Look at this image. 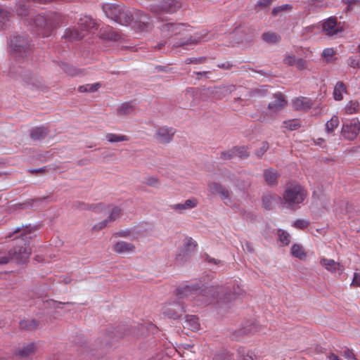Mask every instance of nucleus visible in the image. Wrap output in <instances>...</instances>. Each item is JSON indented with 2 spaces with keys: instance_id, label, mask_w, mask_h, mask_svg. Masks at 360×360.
I'll list each match as a JSON object with an SVG mask.
<instances>
[{
  "instance_id": "nucleus-1",
  "label": "nucleus",
  "mask_w": 360,
  "mask_h": 360,
  "mask_svg": "<svg viewBox=\"0 0 360 360\" xmlns=\"http://www.w3.org/2000/svg\"><path fill=\"white\" fill-rule=\"evenodd\" d=\"M240 294L241 289L238 285L233 287L232 292L229 286H211L201 289L198 284L187 285L176 289V295L180 298L198 297L200 300V297H205L207 300L206 302H210L215 300L217 302L225 303Z\"/></svg>"
},
{
  "instance_id": "nucleus-62",
  "label": "nucleus",
  "mask_w": 360,
  "mask_h": 360,
  "mask_svg": "<svg viewBox=\"0 0 360 360\" xmlns=\"http://www.w3.org/2000/svg\"><path fill=\"white\" fill-rule=\"evenodd\" d=\"M217 67L221 69L230 70L233 67V64L229 61H226L224 63H218Z\"/></svg>"
},
{
  "instance_id": "nucleus-8",
  "label": "nucleus",
  "mask_w": 360,
  "mask_h": 360,
  "mask_svg": "<svg viewBox=\"0 0 360 360\" xmlns=\"http://www.w3.org/2000/svg\"><path fill=\"white\" fill-rule=\"evenodd\" d=\"M159 29L164 37H171L181 34L186 30L188 25L181 22H166L160 25Z\"/></svg>"
},
{
  "instance_id": "nucleus-6",
  "label": "nucleus",
  "mask_w": 360,
  "mask_h": 360,
  "mask_svg": "<svg viewBox=\"0 0 360 360\" xmlns=\"http://www.w3.org/2000/svg\"><path fill=\"white\" fill-rule=\"evenodd\" d=\"M10 46L15 56L25 57L30 52L28 40L22 36H14L10 41Z\"/></svg>"
},
{
  "instance_id": "nucleus-52",
  "label": "nucleus",
  "mask_w": 360,
  "mask_h": 360,
  "mask_svg": "<svg viewBox=\"0 0 360 360\" xmlns=\"http://www.w3.org/2000/svg\"><path fill=\"white\" fill-rule=\"evenodd\" d=\"M309 222L307 220L297 219V221H295L294 222L293 226L297 229H304L307 228L309 226Z\"/></svg>"
},
{
  "instance_id": "nucleus-29",
  "label": "nucleus",
  "mask_w": 360,
  "mask_h": 360,
  "mask_svg": "<svg viewBox=\"0 0 360 360\" xmlns=\"http://www.w3.org/2000/svg\"><path fill=\"white\" fill-rule=\"evenodd\" d=\"M29 1L30 0H22L18 2L15 8V11L18 15L25 16L28 14V8L30 7Z\"/></svg>"
},
{
  "instance_id": "nucleus-46",
  "label": "nucleus",
  "mask_w": 360,
  "mask_h": 360,
  "mask_svg": "<svg viewBox=\"0 0 360 360\" xmlns=\"http://www.w3.org/2000/svg\"><path fill=\"white\" fill-rule=\"evenodd\" d=\"M347 65L353 68H360V57L358 56H350L347 59Z\"/></svg>"
},
{
  "instance_id": "nucleus-43",
  "label": "nucleus",
  "mask_w": 360,
  "mask_h": 360,
  "mask_svg": "<svg viewBox=\"0 0 360 360\" xmlns=\"http://www.w3.org/2000/svg\"><path fill=\"white\" fill-rule=\"evenodd\" d=\"M184 246L186 255H188L190 252L193 251L195 249L196 246V243L191 238H186L185 240Z\"/></svg>"
},
{
  "instance_id": "nucleus-53",
  "label": "nucleus",
  "mask_w": 360,
  "mask_h": 360,
  "mask_svg": "<svg viewBox=\"0 0 360 360\" xmlns=\"http://www.w3.org/2000/svg\"><path fill=\"white\" fill-rule=\"evenodd\" d=\"M120 212H121L120 208H119L118 207H115L111 210V212L108 218L109 219L110 221H112L118 217Z\"/></svg>"
},
{
  "instance_id": "nucleus-4",
  "label": "nucleus",
  "mask_w": 360,
  "mask_h": 360,
  "mask_svg": "<svg viewBox=\"0 0 360 360\" xmlns=\"http://www.w3.org/2000/svg\"><path fill=\"white\" fill-rule=\"evenodd\" d=\"M95 27L96 22L90 16L85 15L79 19L78 27L67 29L63 37L70 41L79 40Z\"/></svg>"
},
{
  "instance_id": "nucleus-60",
  "label": "nucleus",
  "mask_w": 360,
  "mask_h": 360,
  "mask_svg": "<svg viewBox=\"0 0 360 360\" xmlns=\"http://www.w3.org/2000/svg\"><path fill=\"white\" fill-rule=\"evenodd\" d=\"M343 355L347 360H356L353 352L347 348L343 352Z\"/></svg>"
},
{
  "instance_id": "nucleus-61",
  "label": "nucleus",
  "mask_w": 360,
  "mask_h": 360,
  "mask_svg": "<svg viewBox=\"0 0 360 360\" xmlns=\"http://www.w3.org/2000/svg\"><path fill=\"white\" fill-rule=\"evenodd\" d=\"M295 65L297 69L302 70L306 68V62L302 58H297Z\"/></svg>"
},
{
  "instance_id": "nucleus-35",
  "label": "nucleus",
  "mask_w": 360,
  "mask_h": 360,
  "mask_svg": "<svg viewBox=\"0 0 360 360\" xmlns=\"http://www.w3.org/2000/svg\"><path fill=\"white\" fill-rule=\"evenodd\" d=\"M101 87V84L99 82L94 84H86L84 85H82L79 86V91L80 92H95Z\"/></svg>"
},
{
  "instance_id": "nucleus-30",
  "label": "nucleus",
  "mask_w": 360,
  "mask_h": 360,
  "mask_svg": "<svg viewBox=\"0 0 360 360\" xmlns=\"http://www.w3.org/2000/svg\"><path fill=\"white\" fill-rule=\"evenodd\" d=\"M346 91V87L345 85L341 82H339L336 84L334 88L333 91V96L334 98L336 101H340L342 99L343 96L342 94Z\"/></svg>"
},
{
  "instance_id": "nucleus-40",
  "label": "nucleus",
  "mask_w": 360,
  "mask_h": 360,
  "mask_svg": "<svg viewBox=\"0 0 360 360\" xmlns=\"http://www.w3.org/2000/svg\"><path fill=\"white\" fill-rule=\"evenodd\" d=\"M278 236L281 243L284 245H288L290 242V234L284 230L279 229L278 231Z\"/></svg>"
},
{
  "instance_id": "nucleus-7",
  "label": "nucleus",
  "mask_w": 360,
  "mask_h": 360,
  "mask_svg": "<svg viewBox=\"0 0 360 360\" xmlns=\"http://www.w3.org/2000/svg\"><path fill=\"white\" fill-rule=\"evenodd\" d=\"M210 192L219 196L224 203L231 207L236 206V202L232 199L231 193L226 187L218 183H212L210 185Z\"/></svg>"
},
{
  "instance_id": "nucleus-64",
  "label": "nucleus",
  "mask_w": 360,
  "mask_h": 360,
  "mask_svg": "<svg viewBox=\"0 0 360 360\" xmlns=\"http://www.w3.org/2000/svg\"><path fill=\"white\" fill-rule=\"evenodd\" d=\"M10 261H12V259L10 258L9 252L8 253V256L0 257V264H6Z\"/></svg>"
},
{
  "instance_id": "nucleus-2",
  "label": "nucleus",
  "mask_w": 360,
  "mask_h": 360,
  "mask_svg": "<svg viewBox=\"0 0 360 360\" xmlns=\"http://www.w3.org/2000/svg\"><path fill=\"white\" fill-rule=\"evenodd\" d=\"M14 233H19V236L15 238L16 243L14 248L9 250L10 258L18 264H24L28 260L32 252L29 245L32 238L30 229L28 227L18 228Z\"/></svg>"
},
{
  "instance_id": "nucleus-38",
  "label": "nucleus",
  "mask_w": 360,
  "mask_h": 360,
  "mask_svg": "<svg viewBox=\"0 0 360 360\" xmlns=\"http://www.w3.org/2000/svg\"><path fill=\"white\" fill-rule=\"evenodd\" d=\"M291 253L292 256L300 259H302L306 257V253L304 252L302 247L297 244H295L292 246Z\"/></svg>"
},
{
  "instance_id": "nucleus-59",
  "label": "nucleus",
  "mask_w": 360,
  "mask_h": 360,
  "mask_svg": "<svg viewBox=\"0 0 360 360\" xmlns=\"http://www.w3.org/2000/svg\"><path fill=\"white\" fill-rule=\"evenodd\" d=\"M351 285L354 287H360V273L354 274Z\"/></svg>"
},
{
  "instance_id": "nucleus-31",
  "label": "nucleus",
  "mask_w": 360,
  "mask_h": 360,
  "mask_svg": "<svg viewBox=\"0 0 360 360\" xmlns=\"http://www.w3.org/2000/svg\"><path fill=\"white\" fill-rule=\"evenodd\" d=\"M238 360H254L255 354L245 347H240L237 351Z\"/></svg>"
},
{
  "instance_id": "nucleus-44",
  "label": "nucleus",
  "mask_w": 360,
  "mask_h": 360,
  "mask_svg": "<svg viewBox=\"0 0 360 360\" xmlns=\"http://www.w3.org/2000/svg\"><path fill=\"white\" fill-rule=\"evenodd\" d=\"M10 17V13L2 8H0V29L6 24Z\"/></svg>"
},
{
  "instance_id": "nucleus-12",
  "label": "nucleus",
  "mask_w": 360,
  "mask_h": 360,
  "mask_svg": "<svg viewBox=\"0 0 360 360\" xmlns=\"http://www.w3.org/2000/svg\"><path fill=\"white\" fill-rule=\"evenodd\" d=\"M162 310L165 317L176 319L185 311V307L179 303H174L165 305Z\"/></svg>"
},
{
  "instance_id": "nucleus-54",
  "label": "nucleus",
  "mask_w": 360,
  "mask_h": 360,
  "mask_svg": "<svg viewBox=\"0 0 360 360\" xmlns=\"http://www.w3.org/2000/svg\"><path fill=\"white\" fill-rule=\"evenodd\" d=\"M110 222H111V221H110L109 219L107 218L106 219L95 224L93 227V229L95 231H99V230L108 226Z\"/></svg>"
},
{
  "instance_id": "nucleus-42",
  "label": "nucleus",
  "mask_w": 360,
  "mask_h": 360,
  "mask_svg": "<svg viewBox=\"0 0 360 360\" xmlns=\"http://www.w3.org/2000/svg\"><path fill=\"white\" fill-rule=\"evenodd\" d=\"M236 156H238L240 159H246L249 157L250 153L248 148L245 146H237L235 147Z\"/></svg>"
},
{
  "instance_id": "nucleus-21",
  "label": "nucleus",
  "mask_w": 360,
  "mask_h": 360,
  "mask_svg": "<svg viewBox=\"0 0 360 360\" xmlns=\"http://www.w3.org/2000/svg\"><path fill=\"white\" fill-rule=\"evenodd\" d=\"M293 107L297 110H307L311 107V100L307 97H299L293 100Z\"/></svg>"
},
{
  "instance_id": "nucleus-14",
  "label": "nucleus",
  "mask_w": 360,
  "mask_h": 360,
  "mask_svg": "<svg viewBox=\"0 0 360 360\" xmlns=\"http://www.w3.org/2000/svg\"><path fill=\"white\" fill-rule=\"evenodd\" d=\"M134 11H136V9L125 8L121 6L115 22L125 25L134 22V19H135Z\"/></svg>"
},
{
  "instance_id": "nucleus-32",
  "label": "nucleus",
  "mask_w": 360,
  "mask_h": 360,
  "mask_svg": "<svg viewBox=\"0 0 360 360\" xmlns=\"http://www.w3.org/2000/svg\"><path fill=\"white\" fill-rule=\"evenodd\" d=\"M339 119L337 116H333L326 124V131L328 134L333 133L334 130L339 125Z\"/></svg>"
},
{
  "instance_id": "nucleus-22",
  "label": "nucleus",
  "mask_w": 360,
  "mask_h": 360,
  "mask_svg": "<svg viewBox=\"0 0 360 360\" xmlns=\"http://www.w3.org/2000/svg\"><path fill=\"white\" fill-rule=\"evenodd\" d=\"M264 176L266 184L269 186H273L277 185V180L278 178L280 176V174L276 169L273 168H269L264 170Z\"/></svg>"
},
{
  "instance_id": "nucleus-5",
  "label": "nucleus",
  "mask_w": 360,
  "mask_h": 360,
  "mask_svg": "<svg viewBox=\"0 0 360 360\" xmlns=\"http://www.w3.org/2000/svg\"><path fill=\"white\" fill-rule=\"evenodd\" d=\"M307 195V191L300 184H292L287 186L283 194V200L288 207L293 208L297 205L302 203Z\"/></svg>"
},
{
  "instance_id": "nucleus-41",
  "label": "nucleus",
  "mask_w": 360,
  "mask_h": 360,
  "mask_svg": "<svg viewBox=\"0 0 360 360\" xmlns=\"http://www.w3.org/2000/svg\"><path fill=\"white\" fill-rule=\"evenodd\" d=\"M143 183L147 186L153 187H158L160 184L159 179L154 176H148L145 177Z\"/></svg>"
},
{
  "instance_id": "nucleus-39",
  "label": "nucleus",
  "mask_w": 360,
  "mask_h": 360,
  "mask_svg": "<svg viewBox=\"0 0 360 360\" xmlns=\"http://www.w3.org/2000/svg\"><path fill=\"white\" fill-rule=\"evenodd\" d=\"M134 105L131 103H122L117 109L118 114L128 115L134 111Z\"/></svg>"
},
{
  "instance_id": "nucleus-9",
  "label": "nucleus",
  "mask_w": 360,
  "mask_h": 360,
  "mask_svg": "<svg viewBox=\"0 0 360 360\" xmlns=\"http://www.w3.org/2000/svg\"><path fill=\"white\" fill-rule=\"evenodd\" d=\"M360 131V122L353 118L343 124L342 127V136L348 140H354Z\"/></svg>"
},
{
  "instance_id": "nucleus-55",
  "label": "nucleus",
  "mask_w": 360,
  "mask_h": 360,
  "mask_svg": "<svg viewBox=\"0 0 360 360\" xmlns=\"http://www.w3.org/2000/svg\"><path fill=\"white\" fill-rule=\"evenodd\" d=\"M290 8V6L288 5V4H283V5H281V6H276V7H274L273 9H272V15H276L278 13L283 11H285L288 8Z\"/></svg>"
},
{
  "instance_id": "nucleus-16",
  "label": "nucleus",
  "mask_w": 360,
  "mask_h": 360,
  "mask_svg": "<svg viewBox=\"0 0 360 360\" xmlns=\"http://www.w3.org/2000/svg\"><path fill=\"white\" fill-rule=\"evenodd\" d=\"M323 32L328 36L332 37L342 32V29L337 26V20L329 18L322 24Z\"/></svg>"
},
{
  "instance_id": "nucleus-25",
  "label": "nucleus",
  "mask_w": 360,
  "mask_h": 360,
  "mask_svg": "<svg viewBox=\"0 0 360 360\" xmlns=\"http://www.w3.org/2000/svg\"><path fill=\"white\" fill-rule=\"evenodd\" d=\"M207 34L208 33L206 30H202L200 33H196L193 36H191L186 41L182 42L181 45L184 46L189 44H198L201 41H207L209 40Z\"/></svg>"
},
{
  "instance_id": "nucleus-51",
  "label": "nucleus",
  "mask_w": 360,
  "mask_h": 360,
  "mask_svg": "<svg viewBox=\"0 0 360 360\" xmlns=\"http://www.w3.org/2000/svg\"><path fill=\"white\" fill-rule=\"evenodd\" d=\"M206 60L205 57H199V58H188L186 59L185 63L186 64H201L204 63Z\"/></svg>"
},
{
  "instance_id": "nucleus-58",
  "label": "nucleus",
  "mask_w": 360,
  "mask_h": 360,
  "mask_svg": "<svg viewBox=\"0 0 360 360\" xmlns=\"http://www.w3.org/2000/svg\"><path fill=\"white\" fill-rule=\"evenodd\" d=\"M272 2V0H259L257 2V6L261 8H265L269 7Z\"/></svg>"
},
{
  "instance_id": "nucleus-20",
  "label": "nucleus",
  "mask_w": 360,
  "mask_h": 360,
  "mask_svg": "<svg viewBox=\"0 0 360 360\" xmlns=\"http://www.w3.org/2000/svg\"><path fill=\"white\" fill-rule=\"evenodd\" d=\"M234 90L235 86L233 85H224L214 87L212 91V94L217 99H222L225 96L231 94Z\"/></svg>"
},
{
  "instance_id": "nucleus-56",
  "label": "nucleus",
  "mask_w": 360,
  "mask_h": 360,
  "mask_svg": "<svg viewBox=\"0 0 360 360\" xmlns=\"http://www.w3.org/2000/svg\"><path fill=\"white\" fill-rule=\"evenodd\" d=\"M297 59L295 56H286L283 59V62L285 64L292 66L295 65Z\"/></svg>"
},
{
  "instance_id": "nucleus-15",
  "label": "nucleus",
  "mask_w": 360,
  "mask_h": 360,
  "mask_svg": "<svg viewBox=\"0 0 360 360\" xmlns=\"http://www.w3.org/2000/svg\"><path fill=\"white\" fill-rule=\"evenodd\" d=\"M175 131L173 128L160 127L156 130L155 139L160 143H167L172 140Z\"/></svg>"
},
{
  "instance_id": "nucleus-13",
  "label": "nucleus",
  "mask_w": 360,
  "mask_h": 360,
  "mask_svg": "<svg viewBox=\"0 0 360 360\" xmlns=\"http://www.w3.org/2000/svg\"><path fill=\"white\" fill-rule=\"evenodd\" d=\"M135 19H134V26L137 27L141 31L148 30L150 28L153 20L143 12L136 10L134 11Z\"/></svg>"
},
{
  "instance_id": "nucleus-19",
  "label": "nucleus",
  "mask_w": 360,
  "mask_h": 360,
  "mask_svg": "<svg viewBox=\"0 0 360 360\" xmlns=\"http://www.w3.org/2000/svg\"><path fill=\"white\" fill-rule=\"evenodd\" d=\"M120 6L121 5L106 3L103 4L102 9L107 18L115 21L116 17L119 13Z\"/></svg>"
},
{
  "instance_id": "nucleus-63",
  "label": "nucleus",
  "mask_w": 360,
  "mask_h": 360,
  "mask_svg": "<svg viewBox=\"0 0 360 360\" xmlns=\"http://www.w3.org/2000/svg\"><path fill=\"white\" fill-rule=\"evenodd\" d=\"M194 74L196 75L198 77V78H200L201 77H204L205 78H210L211 72L210 71L195 72Z\"/></svg>"
},
{
  "instance_id": "nucleus-48",
  "label": "nucleus",
  "mask_w": 360,
  "mask_h": 360,
  "mask_svg": "<svg viewBox=\"0 0 360 360\" xmlns=\"http://www.w3.org/2000/svg\"><path fill=\"white\" fill-rule=\"evenodd\" d=\"M221 157L224 160H231L236 157L235 147L229 150L221 152Z\"/></svg>"
},
{
  "instance_id": "nucleus-57",
  "label": "nucleus",
  "mask_w": 360,
  "mask_h": 360,
  "mask_svg": "<svg viewBox=\"0 0 360 360\" xmlns=\"http://www.w3.org/2000/svg\"><path fill=\"white\" fill-rule=\"evenodd\" d=\"M269 148V143L267 142H262L261 147L255 152L257 156H262Z\"/></svg>"
},
{
  "instance_id": "nucleus-11",
  "label": "nucleus",
  "mask_w": 360,
  "mask_h": 360,
  "mask_svg": "<svg viewBox=\"0 0 360 360\" xmlns=\"http://www.w3.org/2000/svg\"><path fill=\"white\" fill-rule=\"evenodd\" d=\"M287 104L283 95L281 93L276 94L273 100L268 104L266 115L274 116L278 111L282 110Z\"/></svg>"
},
{
  "instance_id": "nucleus-27",
  "label": "nucleus",
  "mask_w": 360,
  "mask_h": 360,
  "mask_svg": "<svg viewBox=\"0 0 360 360\" xmlns=\"http://www.w3.org/2000/svg\"><path fill=\"white\" fill-rule=\"evenodd\" d=\"M36 350V347L34 343L30 342L27 345H23L20 347L16 354L17 356H19L21 358H25L30 355L34 354Z\"/></svg>"
},
{
  "instance_id": "nucleus-24",
  "label": "nucleus",
  "mask_w": 360,
  "mask_h": 360,
  "mask_svg": "<svg viewBox=\"0 0 360 360\" xmlns=\"http://www.w3.org/2000/svg\"><path fill=\"white\" fill-rule=\"evenodd\" d=\"M134 245L125 241H119L113 247L115 252L119 254H124L132 252L134 250Z\"/></svg>"
},
{
  "instance_id": "nucleus-3",
  "label": "nucleus",
  "mask_w": 360,
  "mask_h": 360,
  "mask_svg": "<svg viewBox=\"0 0 360 360\" xmlns=\"http://www.w3.org/2000/svg\"><path fill=\"white\" fill-rule=\"evenodd\" d=\"M60 21V15L54 12L38 14L33 18L34 25L43 37L49 36L51 32L59 25Z\"/></svg>"
},
{
  "instance_id": "nucleus-33",
  "label": "nucleus",
  "mask_w": 360,
  "mask_h": 360,
  "mask_svg": "<svg viewBox=\"0 0 360 360\" xmlns=\"http://www.w3.org/2000/svg\"><path fill=\"white\" fill-rule=\"evenodd\" d=\"M360 110V104L356 101H350L345 106V112L349 115L356 113Z\"/></svg>"
},
{
  "instance_id": "nucleus-10",
  "label": "nucleus",
  "mask_w": 360,
  "mask_h": 360,
  "mask_svg": "<svg viewBox=\"0 0 360 360\" xmlns=\"http://www.w3.org/2000/svg\"><path fill=\"white\" fill-rule=\"evenodd\" d=\"M181 7V3L179 0H167L162 1L160 5L153 6L152 11L155 13H173Z\"/></svg>"
},
{
  "instance_id": "nucleus-28",
  "label": "nucleus",
  "mask_w": 360,
  "mask_h": 360,
  "mask_svg": "<svg viewBox=\"0 0 360 360\" xmlns=\"http://www.w3.org/2000/svg\"><path fill=\"white\" fill-rule=\"evenodd\" d=\"M48 135V129L44 127H40L33 129L30 132L32 139L34 141H41Z\"/></svg>"
},
{
  "instance_id": "nucleus-23",
  "label": "nucleus",
  "mask_w": 360,
  "mask_h": 360,
  "mask_svg": "<svg viewBox=\"0 0 360 360\" xmlns=\"http://www.w3.org/2000/svg\"><path fill=\"white\" fill-rule=\"evenodd\" d=\"M198 205V200L195 198H191L188 200H186L183 203H177L175 205H173L172 206V208L174 210H176L179 212H182L184 210H190L192 208H194Z\"/></svg>"
},
{
  "instance_id": "nucleus-17",
  "label": "nucleus",
  "mask_w": 360,
  "mask_h": 360,
  "mask_svg": "<svg viewBox=\"0 0 360 360\" xmlns=\"http://www.w3.org/2000/svg\"><path fill=\"white\" fill-rule=\"evenodd\" d=\"M321 264L328 271L332 273H338L341 274L344 270L343 267L333 259L322 258L320 261Z\"/></svg>"
},
{
  "instance_id": "nucleus-45",
  "label": "nucleus",
  "mask_w": 360,
  "mask_h": 360,
  "mask_svg": "<svg viewBox=\"0 0 360 360\" xmlns=\"http://www.w3.org/2000/svg\"><path fill=\"white\" fill-rule=\"evenodd\" d=\"M38 322L35 320L24 321L20 323V326L27 330H32L37 327Z\"/></svg>"
},
{
  "instance_id": "nucleus-26",
  "label": "nucleus",
  "mask_w": 360,
  "mask_h": 360,
  "mask_svg": "<svg viewBox=\"0 0 360 360\" xmlns=\"http://www.w3.org/2000/svg\"><path fill=\"white\" fill-rule=\"evenodd\" d=\"M184 327L191 329L193 331H196L200 328L198 319L193 315H187L185 317Z\"/></svg>"
},
{
  "instance_id": "nucleus-49",
  "label": "nucleus",
  "mask_w": 360,
  "mask_h": 360,
  "mask_svg": "<svg viewBox=\"0 0 360 360\" xmlns=\"http://www.w3.org/2000/svg\"><path fill=\"white\" fill-rule=\"evenodd\" d=\"M335 54V51L333 48H327L323 51L322 56L326 60L329 61L330 58H332Z\"/></svg>"
},
{
  "instance_id": "nucleus-37",
  "label": "nucleus",
  "mask_w": 360,
  "mask_h": 360,
  "mask_svg": "<svg viewBox=\"0 0 360 360\" xmlns=\"http://www.w3.org/2000/svg\"><path fill=\"white\" fill-rule=\"evenodd\" d=\"M105 139L110 143H117V142H120V141H128L127 136H126L124 135L111 134V133L107 134L105 135Z\"/></svg>"
},
{
  "instance_id": "nucleus-36",
  "label": "nucleus",
  "mask_w": 360,
  "mask_h": 360,
  "mask_svg": "<svg viewBox=\"0 0 360 360\" xmlns=\"http://www.w3.org/2000/svg\"><path fill=\"white\" fill-rule=\"evenodd\" d=\"M262 37V39L267 43H275L281 39V37L273 32H264Z\"/></svg>"
},
{
  "instance_id": "nucleus-47",
  "label": "nucleus",
  "mask_w": 360,
  "mask_h": 360,
  "mask_svg": "<svg viewBox=\"0 0 360 360\" xmlns=\"http://www.w3.org/2000/svg\"><path fill=\"white\" fill-rule=\"evenodd\" d=\"M283 124L285 127L290 130H295L300 127L299 122L296 120L285 121Z\"/></svg>"
},
{
  "instance_id": "nucleus-18",
  "label": "nucleus",
  "mask_w": 360,
  "mask_h": 360,
  "mask_svg": "<svg viewBox=\"0 0 360 360\" xmlns=\"http://www.w3.org/2000/svg\"><path fill=\"white\" fill-rule=\"evenodd\" d=\"M281 200V198L276 193H267L262 197L263 207L268 210L275 207V205Z\"/></svg>"
},
{
  "instance_id": "nucleus-50",
  "label": "nucleus",
  "mask_w": 360,
  "mask_h": 360,
  "mask_svg": "<svg viewBox=\"0 0 360 360\" xmlns=\"http://www.w3.org/2000/svg\"><path fill=\"white\" fill-rule=\"evenodd\" d=\"M62 68L67 74L70 75L74 76L78 74L77 70L68 64H63Z\"/></svg>"
},
{
  "instance_id": "nucleus-34",
  "label": "nucleus",
  "mask_w": 360,
  "mask_h": 360,
  "mask_svg": "<svg viewBox=\"0 0 360 360\" xmlns=\"http://www.w3.org/2000/svg\"><path fill=\"white\" fill-rule=\"evenodd\" d=\"M101 37L110 41H116L120 39L118 33L113 31L111 28H107L101 34Z\"/></svg>"
}]
</instances>
